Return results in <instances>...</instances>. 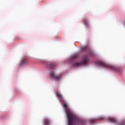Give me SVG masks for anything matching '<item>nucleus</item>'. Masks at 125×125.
<instances>
[{
    "label": "nucleus",
    "instance_id": "nucleus-5",
    "mask_svg": "<svg viewBox=\"0 0 125 125\" xmlns=\"http://www.w3.org/2000/svg\"><path fill=\"white\" fill-rule=\"evenodd\" d=\"M99 120H105V117L104 116H100L98 119H92L90 120V123H92L93 122H95V121H97Z\"/></svg>",
    "mask_w": 125,
    "mask_h": 125
},
{
    "label": "nucleus",
    "instance_id": "nucleus-8",
    "mask_svg": "<svg viewBox=\"0 0 125 125\" xmlns=\"http://www.w3.org/2000/svg\"><path fill=\"white\" fill-rule=\"evenodd\" d=\"M81 51H87V46H83L81 48Z\"/></svg>",
    "mask_w": 125,
    "mask_h": 125
},
{
    "label": "nucleus",
    "instance_id": "nucleus-10",
    "mask_svg": "<svg viewBox=\"0 0 125 125\" xmlns=\"http://www.w3.org/2000/svg\"><path fill=\"white\" fill-rule=\"evenodd\" d=\"M28 62L26 60H22L21 62V64L22 65L23 64H27Z\"/></svg>",
    "mask_w": 125,
    "mask_h": 125
},
{
    "label": "nucleus",
    "instance_id": "nucleus-13",
    "mask_svg": "<svg viewBox=\"0 0 125 125\" xmlns=\"http://www.w3.org/2000/svg\"><path fill=\"white\" fill-rule=\"evenodd\" d=\"M120 125H125V123H121Z\"/></svg>",
    "mask_w": 125,
    "mask_h": 125
},
{
    "label": "nucleus",
    "instance_id": "nucleus-11",
    "mask_svg": "<svg viewBox=\"0 0 125 125\" xmlns=\"http://www.w3.org/2000/svg\"><path fill=\"white\" fill-rule=\"evenodd\" d=\"M89 54L92 56H93V55H94V53H93L92 51H91L89 52Z\"/></svg>",
    "mask_w": 125,
    "mask_h": 125
},
{
    "label": "nucleus",
    "instance_id": "nucleus-12",
    "mask_svg": "<svg viewBox=\"0 0 125 125\" xmlns=\"http://www.w3.org/2000/svg\"><path fill=\"white\" fill-rule=\"evenodd\" d=\"M78 58V55H74L73 56H72V59H76V58Z\"/></svg>",
    "mask_w": 125,
    "mask_h": 125
},
{
    "label": "nucleus",
    "instance_id": "nucleus-3",
    "mask_svg": "<svg viewBox=\"0 0 125 125\" xmlns=\"http://www.w3.org/2000/svg\"><path fill=\"white\" fill-rule=\"evenodd\" d=\"M88 61H89V57L87 55H85L83 57L82 62H75L74 63V66L75 67H80L82 65H86Z\"/></svg>",
    "mask_w": 125,
    "mask_h": 125
},
{
    "label": "nucleus",
    "instance_id": "nucleus-4",
    "mask_svg": "<svg viewBox=\"0 0 125 125\" xmlns=\"http://www.w3.org/2000/svg\"><path fill=\"white\" fill-rule=\"evenodd\" d=\"M50 77L52 79H54L55 81H59L61 78V75H56L53 71L51 72Z\"/></svg>",
    "mask_w": 125,
    "mask_h": 125
},
{
    "label": "nucleus",
    "instance_id": "nucleus-2",
    "mask_svg": "<svg viewBox=\"0 0 125 125\" xmlns=\"http://www.w3.org/2000/svg\"><path fill=\"white\" fill-rule=\"evenodd\" d=\"M97 64H98L99 66H101V67L107 68V69H109L110 70H112V71H115V72H120L121 71V69L120 68V67L116 66L115 65H113L112 64H110L109 63H107V62H105L103 61H99L97 62Z\"/></svg>",
    "mask_w": 125,
    "mask_h": 125
},
{
    "label": "nucleus",
    "instance_id": "nucleus-9",
    "mask_svg": "<svg viewBox=\"0 0 125 125\" xmlns=\"http://www.w3.org/2000/svg\"><path fill=\"white\" fill-rule=\"evenodd\" d=\"M47 67L50 69H53V67H54V65L51 63H50L48 64Z\"/></svg>",
    "mask_w": 125,
    "mask_h": 125
},
{
    "label": "nucleus",
    "instance_id": "nucleus-6",
    "mask_svg": "<svg viewBox=\"0 0 125 125\" xmlns=\"http://www.w3.org/2000/svg\"><path fill=\"white\" fill-rule=\"evenodd\" d=\"M109 122H111V123H114V124H116L117 123V119L114 117H110L109 118Z\"/></svg>",
    "mask_w": 125,
    "mask_h": 125
},
{
    "label": "nucleus",
    "instance_id": "nucleus-7",
    "mask_svg": "<svg viewBox=\"0 0 125 125\" xmlns=\"http://www.w3.org/2000/svg\"><path fill=\"white\" fill-rule=\"evenodd\" d=\"M56 95L58 97H59V98H60V99H63V96H62L60 93L57 92L56 93Z\"/></svg>",
    "mask_w": 125,
    "mask_h": 125
},
{
    "label": "nucleus",
    "instance_id": "nucleus-1",
    "mask_svg": "<svg viewBox=\"0 0 125 125\" xmlns=\"http://www.w3.org/2000/svg\"><path fill=\"white\" fill-rule=\"evenodd\" d=\"M63 107L68 121V125H85L84 121L79 119V118L71 111L66 104H64Z\"/></svg>",
    "mask_w": 125,
    "mask_h": 125
}]
</instances>
